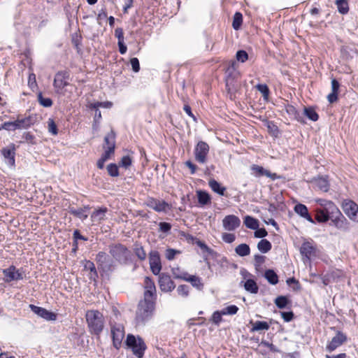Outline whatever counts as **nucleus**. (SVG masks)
I'll return each mask as SVG.
<instances>
[{
    "label": "nucleus",
    "instance_id": "nucleus-39",
    "mask_svg": "<svg viewBox=\"0 0 358 358\" xmlns=\"http://www.w3.org/2000/svg\"><path fill=\"white\" fill-rule=\"evenodd\" d=\"M243 222L245 225L250 229H257L259 227L258 220L250 215H247L245 217Z\"/></svg>",
    "mask_w": 358,
    "mask_h": 358
},
{
    "label": "nucleus",
    "instance_id": "nucleus-40",
    "mask_svg": "<svg viewBox=\"0 0 358 358\" xmlns=\"http://www.w3.org/2000/svg\"><path fill=\"white\" fill-rule=\"evenodd\" d=\"M272 245L267 239H262L257 243L258 250L262 253H266L271 250Z\"/></svg>",
    "mask_w": 358,
    "mask_h": 358
},
{
    "label": "nucleus",
    "instance_id": "nucleus-23",
    "mask_svg": "<svg viewBox=\"0 0 358 358\" xmlns=\"http://www.w3.org/2000/svg\"><path fill=\"white\" fill-rule=\"evenodd\" d=\"M226 90L231 100H234L236 98V93L238 92L240 85L236 80L226 79Z\"/></svg>",
    "mask_w": 358,
    "mask_h": 358
},
{
    "label": "nucleus",
    "instance_id": "nucleus-37",
    "mask_svg": "<svg viewBox=\"0 0 358 358\" xmlns=\"http://www.w3.org/2000/svg\"><path fill=\"white\" fill-rule=\"evenodd\" d=\"M315 220L319 223H326L329 220V216H327L320 208H317L315 210Z\"/></svg>",
    "mask_w": 358,
    "mask_h": 358
},
{
    "label": "nucleus",
    "instance_id": "nucleus-20",
    "mask_svg": "<svg viewBox=\"0 0 358 358\" xmlns=\"http://www.w3.org/2000/svg\"><path fill=\"white\" fill-rule=\"evenodd\" d=\"M159 285L162 292H171L176 287L175 283L171 279V277L165 273L159 275Z\"/></svg>",
    "mask_w": 358,
    "mask_h": 358
},
{
    "label": "nucleus",
    "instance_id": "nucleus-6",
    "mask_svg": "<svg viewBox=\"0 0 358 358\" xmlns=\"http://www.w3.org/2000/svg\"><path fill=\"white\" fill-rule=\"evenodd\" d=\"M345 214L353 222H358V205L353 201L346 199L342 203Z\"/></svg>",
    "mask_w": 358,
    "mask_h": 358
},
{
    "label": "nucleus",
    "instance_id": "nucleus-58",
    "mask_svg": "<svg viewBox=\"0 0 358 358\" xmlns=\"http://www.w3.org/2000/svg\"><path fill=\"white\" fill-rule=\"evenodd\" d=\"M280 315L285 322H291L294 318V313L293 311L280 312Z\"/></svg>",
    "mask_w": 358,
    "mask_h": 358
},
{
    "label": "nucleus",
    "instance_id": "nucleus-41",
    "mask_svg": "<svg viewBox=\"0 0 358 358\" xmlns=\"http://www.w3.org/2000/svg\"><path fill=\"white\" fill-rule=\"evenodd\" d=\"M338 11L343 15L347 14L349 11V6L347 0H336Z\"/></svg>",
    "mask_w": 358,
    "mask_h": 358
},
{
    "label": "nucleus",
    "instance_id": "nucleus-64",
    "mask_svg": "<svg viewBox=\"0 0 358 358\" xmlns=\"http://www.w3.org/2000/svg\"><path fill=\"white\" fill-rule=\"evenodd\" d=\"M130 64L132 67V70L135 73H138L140 71V64L138 59L136 57H133L130 59Z\"/></svg>",
    "mask_w": 358,
    "mask_h": 358
},
{
    "label": "nucleus",
    "instance_id": "nucleus-28",
    "mask_svg": "<svg viewBox=\"0 0 358 358\" xmlns=\"http://www.w3.org/2000/svg\"><path fill=\"white\" fill-rule=\"evenodd\" d=\"M115 150H113V148H107L104 152L102 154L100 159L97 161L96 166L99 169H103L104 168L105 162L110 158L111 155H113Z\"/></svg>",
    "mask_w": 358,
    "mask_h": 358
},
{
    "label": "nucleus",
    "instance_id": "nucleus-7",
    "mask_svg": "<svg viewBox=\"0 0 358 358\" xmlns=\"http://www.w3.org/2000/svg\"><path fill=\"white\" fill-rule=\"evenodd\" d=\"M208 152L209 145L204 141H199L194 150L195 159L201 164H204Z\"/></svg>",
    "mask_w": 358,
    "mask_h": 358
},
{
    "label": "nucleus",
    "instance_id": "nucleus-4",
    "mask_svg": "<svg viewBox=\"0 0 358 358\" xmlns=\"http://www.w3.org/2000/svg\"><path fill=\"white\" fill-rule=\"evenodd\" d=\"M125 343L137 357L141 358L143 356L146 345L142 338L135 337L133 334H129L127 336Z\"/></svg>",
    "mask_w": 358,
    "mask_h": 358
},
{
    "label": "nucleus",
    "instance_id": "nucleus-43",
    "mask_svg": "<svg viewBox=\"0 0 358 358\" xmlns=\"http://www.w3.org/2000/svg\"><path fill=\"white\" fill-rule=\"evenodd\" d=\"M315 185L317 187L323 191V192H327L329 189V182L327 180H326L324 178H319L315 180Z\"/></svg>",
    "mask_w": 358,
    "mask_h": 358
},
{
    "label": "nucleus",
    "instance_id": "nucleus-54",
    "mask_svg": "<svg viewBox=\"0 0 358 358\" xmlns=\"http://www.w3.org/2000/svg\"><path fill=\"white\" fill-rule=\"evenodd\" d=\"M177 292L179 295L187 297L189 295V287L187 285H181L178 287Z\"/></svg>",
    "mask_w": 358,
    "mask_h": 358
},
{
    "label": "nucleus",
    "instance_id": "nucleus-49",
    "mask_svg": "<svg viewBox=\"0 0 358 358\" xmlns=\"http://www.w3.org/2000/svg\"><path fill=\"white\" fill-rule=\"evenodd\" d=\"M107 171L110 176L117 177L119 176V169L116 164L111 163L107 166Z\"/></svg>",
    "mask_w": 358,
    "mask_h": 358
},
{
    "label": "nucleus",
    "instance_id": "nucleus-38",
    "mask_svg": "<svg viewBox=\"0 0 358 358\" xmlns=\"http://www.w3.org/2000/svg\"><path fill=\"white\" fill-rule=\"evenodd\" d=\"M235 252L241 257L249 255L250 253V248L246 243H241L235 248Z\"/></svg>",
    "mask_w": 358,
    "mask_h": 358
},
{
    "label": "nucleus",
    "instance_id": "nucleus-46",
    "mask_svg": "<svg viewBox=\"0 0 358 358\" xmlns=\"http://www.w3.org/2000/svg\"><path fill=\"white\" fill-rule=\"evenodd\" d=\"M234 65H235V64H234V62H233L231 64V65L227 68V69L226 71V74H227L226 79H230L232 80H235L236 78L238 76L239 73H238V72H237L236 71Z\"/></svg>",
    "mask_w": 358,
    "mask_h": 358
},
{
    "label": "nucleus",
    "instance_id": "nucleus-61",
    "mask_svg": "<svg viewBox=\"0 0 358 358\" xmlns=\"http://www.w3.org/2000/svg\"><path fill=\"white\" fill-rule=\"evenodd\" d=\"M222 315H224L222 314V310L221 311H215L213 313L212 315V321L215 324H219L220 322L222 321Z\"/></svg>",
    "mask_w": 358,
    "mask_h": 358
},
{
    "label": "nucleus",
    "instance_id": "nucleus-35",
    "mask_svg": "<svg viewBox=\"0 0 358 358\" xmlns=\"http://www.w3.org/2000/svg\"><path fill=\"white\" fill-rule=\"evenodd\" d=\"M115 133L113 130H111L109 133L106 134V136L104 138V143L106 145H108L107 148H113V150H115Z\"/></svg>",
    "mask_w": 358,
    "mask_h": 358
},
{
    "label": "nucleus",
    "instance_id": "nucleus-33",
    "mask_svg": "<svg viewBox=\"0 0 358 358\" xmlns=\"http://www.w3.org/2000/svg\"><path fill=\"white\" fill-rule=\"evenodd\" d=\"M274 303L278 308L283 309L291 303V301L286 296H279L275 299Z\"/></svg>",
    "mask_w": 358,
    "mask_h": 358
},
{
    "label": "nucleus",
    "instance_id": "nucleus-52",
    "mask_svg": "<svg viewBox=\"0 0 358 358\" xmlns=\"http://www.w3.org/2000/svg\"><path fill=\"white\" fill-rule=\"evenodd\" d=\"M287 284L289 286H294L292 287V289L294 291H299L301 289V285L299 282L296 280L294 278H289L286 280Z\"/></svg>",
    "mask_w": 358,
    "mask_h": 358
},
{
    "label": "nucleus",
    "instance_id": "nucleus-15",
    "mask_svg": "<svg viewBox=\"0 0 358 358\" xmlns=\"http://www.w3.org/2000/svg\"><path fill=\"white\" fill-rule=\"evenodd\" d=\"M146 205L157 212L166 213L171 208V206L165 201H160L154 198H149L146 202Z\"/></svg>",
    "mask_w": 358,
    "mask_h": 358
},
{
    "label": "nucleus",
    "instance_id": "nucleus-57",
    "mask_svg": "<svg viewBox=\"0 0 358 358\" xmlns=\"http://www.w3.org/2000/svg\"><path fill=\"white\" fill-rule=\"evenodd\" d=\"M180 251L172 248H168L166 250L165 256L168 260H173L176 254H180Z\"/></svg>",
    "mask_w": 358,
    "mask_h": 358
},
{
    "label": "nucleus",
    "instance_id": "nucleus-48",
    "mask_svg": "<svg viewBox=\"0 0 358 358\" xmlns=\"http://www.w3.org/2000/svg\"><path fill=\"white\" fill-rule=\"evenodd\" d=\"M285 110L289 116L294 117L299 122H301L300 120L299 113L294 106L287 104L285 106Z\"/></svg>",
    "mask_w": 358,
    "mask_h": 358
},
{
    "label": "nucleus",
    "instance_id": "nucleus-27",
    "mask_svg": "<svg viewBox=\"0 0 358 358\" xmlns=\"http://www.w3.org/2000/svg\"><path fill=\"white\" fill-rule=\"evenodd\" d=\"M15 122L17 124V129H22L29 128L32 124H34V117L30 115L24 118H20V116H18Z\"/></svg>",
    "mask_w": 358,
    "mask_h": 358
},
{
    "label": "nucleus",
    "instance_id": "nucleus-12",
    "mask_svg": "<svg viewBox=\"0 0 358 358\" xmlns=\"http://www.w3.org/2000/svg\"><path fill=\"white\" fill-rule=\"evenodd\" d=\"M30 310L38 315L39 317L45 319L47 321H55L57 320V314L46 310L44 308L35 306L34 304L29 305Z\"/></svg>",
    "mask_w": 358,
    "mask_h": 358
},
{
    "label": "nucleus",
    "instance_id": "nucleus-59",
    "mask_svg": "<svg viewBox=\"0 0 358 358\" xmlns=\"http://www.w3.org/2000/svg\"><path fill=\"white\" fill-rule=\"evenodd\" d=\"M131 162H132L131 158L129 156L127 155V156H124L121 159L119 164L120 166L127 169L129 166H131Z\"/></svg>",
    "mask_w": 358,
    "mask_h": 358
},
{
    "label": "nucleus",
    "instance_id": "nucleus-14",
    "mask_svg": "<svg viewBox=\"0 0 358 358\" xmlns=\"http://www.w3.org/2000/svg\"><path fill=\"white\" fill-rule=\"evenodd\" d=\"M173 276L175 278L182 279L191 282L192 285L199 290H201L203 288V284L201 282V278L198 276L189 275L186 272H184L182 275H177L175 270H173Z\"/></svg>",
    "mask_w": 358,
    "mask_h": 358
},
{
    "label": "nucleus",
    "instance_id": "nucleus-18",
    "mask_svg": "<svg viewBox=\"0 0 358 358\" xmlns=\"http://www.w3.org/2000/svg\"><path fill=\"white\" fill-rule=\"evenodd\" d=\"M316 202L320 205L322 210L329 217L338 210L336 205L331 201L320 199Z\"/></svg>",
    "mask_w": 358,
    "mask_h": 358
},
{
    "label": "nucleus",
    "instance_id": "nucleus-51",
    "mask_svg": "<svg viewBox=\"0 0 358 358\" xmlns=\"http://www.w3.org/2000/svg\"><path fill=\"white\" fill-rule=\"evenodd\" d=\"M48 131L52 135H57L58 134V129L54 120L49 119L48 121Z\"/></svg>",
    "mask_w": 358,
    "mask_h": 358
},
{
    "label": "nucleus",
    "instance_id": "nucleus-16",
    "mask_svg": "<svg viewBox=\"0 0 358 358\" xmlns=\"http://www.w3.org/2000/svg\"><path fill=\"white\" fill-rule=\"evenodd\" d=\"M4 281L10 282L13 280H20L23 279L22 274L17 270L15 266H10L8 268L3 269Z\"/></svg>",
    "mask_w": 358,
    "mask_h": 358
},
{
    "label": "nucleus",
    "instance_id": "nucleus-42",
    "mask_svg": "<svg viewBox=\"0 0 358 358\" xmlns=\"http://www.w3.org/2000/svg\"><path fill=\"white\" fill-rule=\"evenodd\" d=\"M134 252L136 256L141 261H144L146 259V252L141 245L136 243L134 245Z\"/></svg>",
    "mask_w": 358,
    "mask_h": 358
},
{
    "label": "nucleus",
    "instance_id": "nucleus-44",
    "mask_svg": "<svg viewBox=\"0 0 358 358\" xmlns=\"http://www.w3.org/2000/svg\"><path fill=\"white\" fill-rule=\"evenodd\" d=\"M304 115L312 121H317L319 118L318 114L316 113L314 108L311 107L304 108Z\"/></svg>",
    "mask_w": 358,
    "mask_h": 358
},
{
    "label": "nucleus",
    "instance_id": "nucleus-32",
    "mask_svg": "<svg viewBox=\"0 0 358 358\" xmlns=\"http://www.w3.org/2000/svg\"><path fill=\"white\" fill-rule=\"evenodd\" d=\"M264 278L271 285H276L278 282V276L272 269H267L264 273Z\"/></svg>",
    "mask_w": 358,
    "mask_h": 358
},
{
    "label": "nucleus",
    "instance_id": "nucleus-47",
    "mask_svg": "<svg viewBox=\"0 0 358 358\" xmlns=\"http://www.w3.org/2000/svg\"><path fill=\"white\" fill-rule=\"evenodd\" d=\"M38 101L43 107H51L52 106V100L49 97H44L41 92L38 94Z\"/></svg>",
    "mask_w": 358,
    "mask_h": 358
},
{
    "label": "nucleus",
    "instance_id": "nucleus-26",
    "mask_svg": "<svg viewBox=\"0 0 358 358\" xmlns=\"http://www.w3.org/2000/svg\"><path fill=\"white\" fill-rule=\"evenodd\" d=\"M90 209V206H87L84 208H75L74 207H69V213L73 216L84 220L87 219V215L85 213V212Z\"/></svg>",
    "mask_w": 358,
    "mask_h": 358
},
{
    "label": "nucleus",
    "instance_id": "nucleus-50",
    "mask_svg": "<svg viewBox=\"0 0 358 358\" xmlns=\"http://www.w3.org/2000/svg\"><path fill=\"white\" fill-rule=\"evenodd\" d=\"M22 138L24 139V142L31 144L36 145V137L29 131L24 132L22 135ZM21 143H24V141H20Z\"/></svg>",
    "mask_w": 358,
    "mask_h": 358
},
{
    "label": "nucleus",
    "instance_id": "nucleus-62",
    "mask_svg": "<svg viewBox=\"0 0 358 358\" xmlns=\"http://www.w3.org/2000/svg\"><path fill=\"white\" fill-rule=\"evenodd\" d=\"M222 238L225 243H231L235 241L236 236L234 234L223 233Z\"/></svg>",
    "mask_w": 358,
    "mask_h": 358
},
{
    "label": "nucleus",
    "instance_id": "nucleus-13",
    "mask_svg": "<svg viewBox=\"0 0 358 358\" xmlns=\"http://www.w3.org/2000/svg\"><path fill=\"white\" fill-rule=\"evenodd\" d=\"M149 262L150 269L155 275H159L162 270V264L159 254L157 251L152 250L149 254Z\"/></svg>",
    "mask_w": 358,
    "mask_h": 358
},
{
    "label": "nucleus",
    "instance_id": "nucleus-24",
    "mask_svg": "<svg viewBox=\"0 0 358 358\" xmlns=\"http://www.w3.org/2000/svg\"><path fill=\"white\" fill-rule=\"evenodd\" d=\"M294 211L301 217L305 218L310 223H315V220L312 218L308 213L306 206L302 203H298L294 206Z\"/></svg>",
    "mask_w": 358,
    "mask_h": 358
},
{
    "label": "nucleus",
    "instance_id": "nucleus-29",
    "mask_svg": "<svg viewBox=\"0 0 358 358\" xmlns=\"http://www.w3.org/2000/svg\"><path fill=\"white\" fill-rule=\"evenodd\" d=\"M208 185L211 189L215 193L218 194L220 196L224 195L226 187L222 186L221 184L215 179H210L208 182Z\"/></svg>",
    "mask_w": 358,
    "mask_h": 358
},
{
    "label": "nucleus",
    "instance_id": "nucleus-63",
    "mask_svg": "<svg viewBox=\"0 0 358 358\" xmlns=\"http://www.w3.org/2000/svg\"><path fill=\"white\" fill-rule=\"evenodd\" d=\"M251 170L256 174L257 176H264L265 169L260 166L253 164L251 166Z\"/></svg>",
    "mask_w": 358,
    "mask_h": 358
},
{
    "label": "nucleus",
    "instance_id": "nucleus-1",
    "mask_svg": "<svg viewBox=\"0 0 358 358\" xmlns=\"http://www.w3.org/2000/svg\"><path fill=\"white\" fill-rule=\"evenodd\" d=\"M155 303L156 300L146 298L139 301L136 314V322L138 324L144 325L152 318Z\"/></svg>",
    "mask_w": 358,
    "mask_h": 358
},
{
    "label": "nucleus",
    "instance_id": "nucleus-60",
    "mask_svg": "<svg viewBox=\"0 0 358 358\" xmlns=\"http://www.w3.org/2000/svg\"><path fill=\"white\" fill-rule=\"evenodd\" d=\"M180 235L185 238V240L189 243H195L196 244V240H199L197 238L193 236L192 235L188 234V233H186L185 231H180Z\"/></svg>",
    "mask_w": 358,
    "mask_h": 358
},
{
    "label": "nucleus",
    "instance_id": "nucleus-22",
    "mask_svg": "<svg viewBox=\"0 0 358 358\" xmlns=\"http://www.w3.org/2000/svg\"><path fill=\"white\" fill-rule=\"evenodd\" d=\"M69 78V73L68 71H59L55 74L53 86L55 88L63 89L69 85L66 80Z\"/></svg>",
    "mask_w": 358,
    "mask_h": 358
},
{
    "label": "nucleus",
    "instance_id": "nucleus-9",
    "mask_svg": "<svg viewBox=\"0 0 358 358\" xmlns=\"http://www.w3.org/2000/svg\"><path fill=\"white\" fill-rule=\"evenodd\" d=\"M15 145L10 143L8 146L1 150V153L3 157L5 162L10 166H15Z\"/></svg>",
    "mask_w": 358,
    "mask_h": 358
},
{
    "label": "nucleus",
    "instance_id": "nucleus-30",
    "mask_svg": "<svg viewBox=\"0 0 358 358\" xmlns=\"http://www.w3.org/2000/svg\"><path fill=\"white\" fill-rule=\"evenodd\" d=\"M199 203L202 205H207L210 203V195L206 191L198 190L196 192Z\"/></svg>",
    "mask_w": 358,
    "mask_h": 358
},
{
    "label": "nucleus",
    "instance_id": "nucleus-25",
    "mask_svg": "<svg viewBox=\"0 0 358 358\" xmlns=\"http://www.w3.org/2000/svg\"><path fill=\"white\" fill-rule=\"evenodd\" d=\"M106 207H101L95 209L91 214V220L94 222L100 223L101 221L105 220L106 214L108 212Z\"/></svg>",
    "mask_w": 358,
    "mask_h": 358
},
{
    "label": "nucleus",
    "instance_id": "nucleus-10",
    "mask_svg": "<svg viewBox=\"0 0 358 358\" xmlns=\"http://www.w3.org/2000/svg\"><path fill=\"white\" fill-rule=\"evenodd\" d=\"M300 253L304 262H310L311 257L316 255V247L311 242L304 241L300 248Z\"/></svg>",
    "mask_w": 358,
    "mask_h": 358
},
{
    "label": "nucleus",
    "instance_id": "nucleus-21",
    "mask_svg": "<svg viewBox=\"0 0 358 358\" xmlns=\"http://www.w3.org/2000/svg\"><path fill=\"white\" fill-rule=\"evenodd\" d=\"M222 224L226 230L234 231L240 226L241 220L237 216L229 215L224 217Z\"/></svg>",
    "mask_w": 358,
    "mask_h": 358
},
{
    "label": "nucleus",
    "instance_id": "nucleus-45",
    "mask_svg": "<svg viewBox=\"0 0 358 358\" xmlns=\"http://www.w3.org/2000/svg\"><path fill=\"white\" fill-rule=\"evenodd\" d=\"M243 22V15L240 12H236L234 15L232 27L235 30H238Z\"/></svg>",
    "mask_w": 358,
    "mask_h": 358
},
{
    "label": "nucleus",
    "instance_id": "nucleus-55",
    "mask_svg": "<svg viewBox=\"0 0 358 358\" xmlns=\"http://www.w3.org/2000/svg\"><path fill=\"white\" fill-rule=\"evenodd\" d=\"M238 310L236 305H231L222 309L223 315H235Z\"/></svg>",
    "mask_w": 358,
    "mask_h": 358
},
{
    "label": "nucleus",
    "instance_id": "nucleus-34",
    "mask_svg": "<svg viewBox=\"0 0 358 358\" xmlns=\"http://www.w3.org/2000/svg\"><path fill=\"white\" fill-rule=\"evenodd\" d=\"M250 324H252V331L268 330L270 327L269 324L264 321H256L255 322L250 321Z\"/></svg>",
    "mask_w": 358,
    "mask_h": 358
},
{
    "label": "nucleus",
    "instance_id": "nucleus-31",
    "mask_svg": "<svg viewBox=\"0 0 358 358\" xmlns=\"http://www.w3.org/2000/svg\"><path fill=\"white\" fill-rule=\"evenodd\" d=\"M196 244L202 250L203 252H206L213 257H217L218 256V253L209 248L203 241L196 240Z\"/></svg>",
    "mask_w": 358,
    "mask_h": 358
},
{
    "label": "nucleus",
    "instance_id": "nucleus-11",
    "mask_svg": "<svg viewBox=\"0 0 358 358\" xmlns=\"http://www.w3.org/2000/svg\"><path fill=\"white\" fill-rule=\"evenodd\" d=\"M111 334L113 346L119 349L124 337V327L120 324L111 327Z\"/></svg>",
    "mask_w": 358,
    "mask_h": 358
},
{
    "label": "nucleus",
    "instance_id": "nucleus-36",
    "mask_svg": "<svg viewBox=\"0 0 358 358\" xmlns=\"http://www.w3.org/2000/svg\"><path fill=\"white\" fill-rule=\"evenodd\" d=\"M244 287L246 291L252 294H257L259 290V287L256 282L252 279H248L245 282Z\"/></svg>",
    "mask_w": 358,
    "mask_h": 358
},
{
    "label": "nucleus",
    "instance_id": "nucleus-56",
    "mask_svg": "<svg viewBox=\"0 0 358 358\" xmlns=\"http://www.w3.org/2000/svg\"><path fill=\"white\" fill-rule=\"evenodd\" d=\"M265 256L260 255L257 254L254 256V266L257 269L259 266H261L264 262H265Z\"/></svg>",
    "mask_w": 358,
    "mask_h": 358
},
{
    "label": "nucleus",
    "instance_id": "nucleus-53",
    "mask_svg": "<svg viewBox=\"0 0 358 358\" xmlns=\"http://www.w3.org/2000/svg\"><path fill=\"white\" fill-rule=\"evenodd\" d=\"M236 57L238 62L243 63L248 59V54L246 51L241 50L236 52Z\"/></svg>",
    "mask_w": 358,
    "mask_h": 358
},
{
    "label": "nucleus",
    "instance_id": "nucleus-5",
    "mask_svg": "<svg viewBox=\"0 0 358 358\" xmlns=\"http://www.w3.org/2000/svg\"><path fill=\"white\" fill-rule=\"evenodd\" d=\"M330 225L335 227L337 229L347 231L350 229V222L338 209L330 217Z\"/></svg>",
    "mask_w": 358,
    "mask_h": 358
},
{
    "label": "nucleus",
    "instance_id": "nucleus-19",
    "mask_svg": "<svg viewBox=\"0 0 358 358\" xmlns=\"http://www.w3.org/2000/svg\"><path fill=\"white\" fill-rule=\"evenodd\" d=\"M144 284L145 290L144 292L143 298L156 300V287L153 280L149 277H145Z\"/></svg>",
    "mask_w": 358,
    "mask_h": 358
},
{
    "label": "nucleus",
    "instance_id": "nucleus-8",
    "mask_svg": "<svg viewBox=\"0 0 358 358\" xmlns=\"http://www.w3.org/2000/svg\"><path fill=\"white\" fill-rule=\"evenodd\" d=\"M96 261L98 266H100L104 272L113 271V261L105 252H99L96 256Z\"/></svg>",
    "mask_w": 358,
    "mask_h": 358
},
{
    "label": "nucleus",
    "instance_id": "nucleus-2",
    "mask_svg": "<svg viewBox=\"0 0 358 358\" xmlns=\"http://www.w3.org/2000/svg\"><path fill=\"white\" fill-rule=\"evenodd\" d=\"M85 318L91 334L99 336L104 327L103 314L97 310H90L86 312Z\"/></svg>",
    "mask_w": 358,
    "mask_h": 358
},
{
    "label": "nucleus",
    "instance_id": "nucleus-3",
    "mask_svg": "<svg viewBox=\"0 0 358 358\" xmlns=\"http://www.w3.org/2000/svg\"><path fill=\"white\" fill-rule=\"evenodd\" d=\"M109 253L121 264H127L131 261V252L123 244L114 243L110 245Z\"/></svg>",
    "mask_w": 358,
    "mask_h": 358
},
{
    "label": "nucleus",
    "instance_id": "nucleus-17",
    "mask_svg": "<svg viewBox=\"0 0 358 358\" xmlns=\"http://www.w3.org/2000/svg\"><path fill=\"white\" fill-rule=\"evenodd\" d=\"M346 341V335L338 331H337L336 336L332 338L331 341L327 345L326 349L328 352H331L337 348L343 345Z\"/></svg>",
    "mask_w": 358,
    "mask_h": 358
}]
</instances>
